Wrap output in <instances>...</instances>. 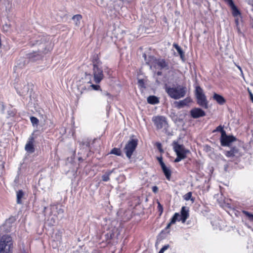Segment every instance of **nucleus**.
I'll use <instances>...</instances> for the list:
<instances>
[{"instance_id": "f257e3e1", "label": "nucleus", "mask_w": 253, "mask_h": 253, "mask_svg": "<svg viewBox=\"0 0 253 253\" xmlns=\"http://www.w3.org/2000/svg\"><path fill=\"white\" fill-rule=\"evenodd\" d=\"M165 89L168 95L174 99H178L183 97L186 94V87L181 85L170 87L166 85Z\"/></svg>"}, {"instance_id": "f03ea898", "label": "nucleus", "mask_w": 253, "mask_h": 253, "mask_svg": "<svg viewBox=\"0 0 253 253\" xmlns=\"http://www.w3.org/2000/svg\"><path fill=\"white\" fill-rule=\"evenodd\" d=\"M173 148L176 153L177 157L174 160V162L178 163L186 158L187 154L190 153L189 150L185 149L183 145L179 144L174 141L173 142Z\"/></svg>"}, {"instance_id": "7ed1b4c3", "label": "nucleus", "mask_w": 253, "mask_h": 253, "mask_svg": "<svg viewBox=\"0 0 253 253\" xmlns=\"http://www.w3.org/2000/svg\"><path fill=\"white\" fill-rule=\"evenodd\" d=\"M196 95L197 99V102L199 105L204 108H208V101L203 90L200 86L196 87Z\"/></svg>"}, {"instance_id": "20e7f679", "label": "nucleus", "mask_w": 253, "mask_h": 253, "mask_svg": "<svg viewBox=\"0 0 253 253\" xmlns=\"http://www.w3.org/2000/svg\"><path fill=\"white\" fill-rule=\"evenodd\" d=\"M137 140L135 139H130L126 144L124 150L126 154V156L130 159L135 151L137 145Z\"/></svg>"}, {"instance_id": "39448f33", "label": "nucleus", "mask_w": 253, "mask_h": 253, "mask_svg": "<svg viewBox=\"0 0 253 253\" xmlns=\"http://www.w3.org/2000/svg\"><path fill=\"white\" fill-rule=\"evenodd\" d=\"M152 121L154 122L157 129H165L168 126L166 118L163 116H155L153 117Z\"/></svg>"}, {"instance_id": "423d86ee", "label": "nucleus", "mask_w": 253, "mask_h": 253, "mask_svg": "<svg viewBox=\"0 0 253 253\" xmlns=\"http://www.w3.org/2000/svg\"><path fill=\"white\" fill-rule=\"evenodd\" d=\"M50 39V37L47 35H42L39 36L38 39L36 41V43H35L36 45H42L41 49H39L38 50V52L39 54H41L42 53H45V49L43 47L44 46V44L46 42H48Z\"/></svg>"}, {"instance_id": "0eeeda50", "label": "nucleus", "mask_w": 253, "mask_h": 253, "mask_svg": "<svg viewBox=\"0 0 253 253\" xmlns=\"http://www.w3.org/2000/svg\"><path fill=\"white\" fill-rule=\"evenodd\" d=\"M93 74L94 81L96 84L99 83L103 79L104 75L102 70L95 64H93Z\"/></svg>"}, {"instance_id": "6e6552de", "label": "nucleus", "mask_w": 253, "mask_h": 253, "mask_svg": "<svg viewBox=\"0 0 253 253\" xmlns=\"http://www.w3.org/2000/svg\"><path fill=\"white\" fill-rule=\"evenodd\" d=\"M151 58L154 64V66L155 67H157L160 69H169L168 63L166 62L165 60L163 59H155L153 57H151Z\"/></svg>"}, {"instance_id": "1a4fd4ad", "label": "nucleus", "mask_w": 253, "mask_h": 253, "mask_svg": "<svg viewBox=\"0 0 253 253\" xmlns=\"http://www.w3.org/2000/svg\"><path fill=\"white\" fill-rule=\"evenodd\" d=\"M236 138L232 135H227L226 133L224 135L221 136L220 142L223 146H229L230 144L236 140Z\"/></svg>"}, {"instance_id": "9d476101", "label": "nucleus", "mask_w": 253, "mask_h": 253, "mask_svg": "<svg viewBox=\"0 0 253 253\" xmlns=\"http://www.w3.org/2000/svg\"><path fill=\"white\" fill-rule=\"evenodd\" d=\"M34 139L33 136L30 137L26 143L25 149L27 152L29 153H33L35 151V148L34 146Z\"/></svg>"}, {"instance_id": "9b49d317", "label": "nucleus", "mask_w": 253, "mask_h": 253, "mask_svg": "<svg viewBox=\"0 0 253 253\" xmlns=\"http://www.w3.org/2000/svg\"><path fill=\"white\" fill-rule=\"evenodd\" d=\"M191 115L193 118H198L205 116V112L200 108H195L191 110Z\"/></svg>"}, {"instance_id": "f8f14e48", "label": "nucleus", "mask_w": 253, "mask_h": 253, "mask_svg": "<svg viewBox=\"0 0 253 253\" xmlns=\"http://www.w3.org/2000/svg\"><path fill=\"white\" fill-rule=\"evenodd\" d=\"M3 244L6 246L12 247L13 242L11 237L9 235H3L0 239V244Z\"/></svg>"}, {"instance_id": "ddd939ff", "label": "nucleus", "mask_w": 253, "mask_h": 253, "mask_svg": "<svg viewBox=\"0 0 253 253\" xmlns=\"http://www.w3.org/2000/svg\"><path fill=\"white\" fill-rule=\"evenodd\" d=\"M188 216V211L186 210L185 207H183L181 211V215L179 221H181L182 223H184Z\"/></svg>"}, {"instance_id": "4468645a", "label": "nucleus", "mask_w": 253, "mask_h": 253, "mask_svg": "<svg viewBox=\"0 0 253 253\" xmlns=\"http://www.w3.org/2000/svg\"><path fill=\"white\" fill-rule=\"evenodd\" d=\"M191 101V99L189 98H186L182 100H180L178 102L175 103L176 107L178 109H180L184 106L187 105L188 103Z\"/></svg>"}, {"instance_id": "2eb2a0df", "label": "nucleus", "mask_w": 253, "mask_h": 253, "mask_svg": "<svg viewBox=\"0 0 253 253\" xmlns=\"http://www.w3.org/2000/svg\"><path fill=\"white\" fill-rule=\"evenodd\" d=\"M13 246H5L3 244H0V253H12Z\"/></svg>"}, {"instance_id": "dca6fc26", "label": "nucleus", "mask_w": 253, "mask_h": 253, "mask_svg": "<svg viewBox=\"0 0 253 253\" xmlns=\"http://www.w3.org/2000/svg\"><path fill=\"white\" fill-rule=\"evenodd\" d=\"M239 153L238 149L236 147L232 148L230 151H226L225 155L229 158H232L236 156Z\"/></svg>"}, {"instance_id": "f3484780", "label": "nucleus", "mask_w": 253, "mask_h": 253, "mask_svg": "<svg viewBox=\"0 0 253 253\" xmlns=\"http://www.w3.org/2000/svg\"><path fill=\"white\" fill-rule=\"evenodd\" d=\"M161 168L163 170L167 179L169 180L171 176V171L170 169L168 168L165 164H162Z\"/></svg>"}, {"instance_id": "a211bd4d", "label": "nucleus", "mask_w": 253, "mask_h": 253, "mask_svg": "<svg viewBox=\"0 0 253 253\" xmlns=\"http://www.w3.org/2000/svg\"><path fill=\"white\" fill-rule=\"evenodd\" d=\"M213 98L220 105H223L226 102L225 99L222 96L215 93L213 94Z\"/></svg>"}, {"instance_id": "6ab92c4d", "label": "nucleus", "mask_w": 253, "mask_h": 253, "mask_svg": "<svg viewBox=\"0 0 253 253\" xmlns=\"http://www.w3.org/2000/svg\"><path fill=\"white\" fill-rule=\"evenodd\" d=\"M147 102L150 104H156L159 103V98L156 96L151 95L148 97L147 99Z\"/></svg>"}, {"instance_id": "aec40b11", "label": "nucleus", "mask_w": 253, "mask_h": 253, "mask_svg": "<svg viewBox=\"0 0 253 253\" xmlns=\"http://www.w3.org/2000/svg\"><path fill=\"white\" fill-rule=\"evenodd\" d=\"M82 19V16L81 14H76L72 17V20L74 21L76 27H79L81 24V20Z\"/></svg>"}, {"instance_id": "412c9836", "label": "nucleus", "mask_w": 253, "mask_h": 253, "mask_svg": "<svg viewBox=\"0 0 253 253\" xmlns=\"http://www.w3.org/2000/svg\"><path fill=\"white\" fill-rule=\"evenodd\" d=\"M179 216H180V215L178 213H175L174 214V215L172 216V217L171 218L170 222L167 225L165 229L167 230L168 229H169L170 225L172 224L175 223L177 220H178L179 221V219H178V217Z\"/></svg>"}, {"instance_id": "4be33fe9", "label": "nucleus", "mask_w": 253, "mask_h": 253, "mask_svg": "<svg viewBox=\"0 0 253 253\" xmlns=\"http://www.w3.org/2000/svg\"><path fill=\"white\" fill-rule=\"evenodd\" d=\"M179 216H180V215L178 213H175L174 214V215L172 216V217L171 218L170 222L167 225L165 229L167 230L168 229H169L170 225L172 224L175 223L177 220H178L179 221V219H178V217Z\"/></svg>"}, {"instance_id": "5701e85b", "label": "nucleus", "mask_w": 253, "mask_h": 253, "mask_svg": "<svg viewBox=\"0 0 253 253\" xmlns=\"http://www.w3.org/2000/svg\"><path fill=\"white\" fill-rule=\"evenodd\" d=\"M173 46L175 47L182 59L184 58V54L181 47L176 43H173Z\"/></svg>"}, {"instance_id": "b1692460", "label": "nucleus", "mask_w": 253, "mask_h": 253, "mask_svg": "<svg viewBox=\"0 0 253 253\" xmlns=\"http://www.w3.org/2000/svg\"><path fill=\"white\" fill-rule=\"evenodd\" d=\"M24 196V192L22 190H18L17 192L16 197H17V203L20 204L22 203L21 199Z\"/></svg>"}, {"instance_id": "393cba45", "label": "nucleus", "mask_w": 253, "mask_h": 253, "mask_svg": "<svg viewBox=\"0 0 253 253\" xmlns=\"http://www.w3.org/2000/svg\"><path fill=\"white\" fill-rule=\"evenodd\" d=\"M232 9V14L234 16L236 17L240 14V13L235 4L230 6Z\"/></svg>"}, {"instance_id": "a878e982", "label": "nucleus", "mask_w": 253, "mask_h": 253, "mask_svg": "<svg viewBox=\"0 0 253 253\" xmlns=\"http://www.w3.org/2000/svg\"><path fill=\"white\" fill-rule=\"evenodd\" d=\"M216 131H220L221 132V136L224 135L226 133L225 131L223 129V127L221 125L218 126L212 132H215Z\"/></svg>"}, {"instance_id": "bb28decb", "label": "nucleus", "mask_w": 253, "mask_h": 253, "mask_svg": "<svg viewBox=\"0 0 253 253\" xmlns=\"http://www.w3.org/2000/svg\"><path fill=\"white\" fill-rule=\"evenodd\" d=\"M110 154H114L117 156H121V151L119 148H114L111 151Z\"/></svg>"}, {"instance_id": "cd10ccee", "label": "nucleus", "mask_w": 253, "mask_h": 253, "mask_svg": "<svg viewBox=\"0 0 253 253\" xmlns=\"http://www.w3.org/2000/svg\"><path fill=\"white\" fill-rule=\"evenodd\" d=\"M30 121L33 126H37L39 123V120L35 117H31Z\"/></svg>"}, {"instance_id": "c85d7f7f", "label": "nucleus", "mask_w": 253, "mask_h": 253, "mask_svg": "<svg viewBox=\"0 0 253 253\" xmlns=\"http://www.w3.org/2000/svg\"><path fill=\"white\" fill-rule=\"evenodd\" d=\"M112 171H110L108 173H105L104 174L102 177V180L104 181H108L109 180V176L112 173Z\"/></svg>"}, {"instance_id": "c756f323", "label": "nucleus", "mask_w": 253, "mask_h": 253, "mask_svg": "<svg viewBox=\"0 0 253 253\" xmlns=\"http://www.w3.org/2000/svg\"><path fill=\"white\" fill-rule=\"evenodd\" d=\"M184 199L186 201L191 200L192 201H194V200L192 198V193L190 192L187 193L184 196Z\"/></svg>"}, {"instance_id": "7c9ffc66", "label": "nucleus", "mask_w": 253, "mask_h": 253, "mask_svg": "<svg viewBox=\"0 0 253 253\" xmlns=\"http://www.w3.org/2000/svg\"><path fill=\"white\" fill-rule=\"evenodd\" d=\"M243 212L244 214H245L246 216H247L249 218V219L251 221H253V214L250 213L249 212L245 211H243Z\"/></svg>"}, {"instance_id": "2f4dec72", "label": "nucleus", "mask_w": 253, "mask_h": 253, "mask_svg": "<svg viewBox=\"0 0 253 253\" xmlns=\"http://www.w3.org/2000/svg\"><path fill=\"white\" fill-rule=\"evenodd\" d=\"M89 85H88L87 87L86 86H83L81 85H78V89L81 90V93H83L84 90H87L89 89Z\"/></svg>"}, {"instance_id": "473e14b6", "label": "nucleus", "mask_w": 253, "mask_h": 253, "mask_svg": "<svg viewBox=\"0 0 253 253\" xmlns=\"http://www.w3.org/2000/svg\"><path fill=\"white\" fill-rule=\"evenodd\" d=\"M169 247V245H165L159 251V253H164L165 251L168 250Z\"/></svg>"}, {"instance_id": "72a5a7b5", "label": "nucleus", "mask_w": 253, "mask_h": 253, "mask_svg": "<svg viewBox=\"0 0 253 253\" xmlns=\"http://www.w3.org/2000/svg\"><path fill=\"white\" fill-rule=\"evenodd\" d=\"M14 220L15 219L13 217L9 218L8 219L6 220L5 225H7L10 224L11 222H13L14 221Z\"/></svg>"}, {"instance_id": "f704fd0d", "label": "nucleus", "mask_w": 253, "mask_h": 253, "mask_svg": "<svg viewBox=\"0 0 253 253\" xmlns=\"http://www.w3.org/2000/svg\"><path fill=\"white\" fill-rule=\"evenodd\" d=\"M89 87H91L93 89L97 90H99L100 88V86L98 85H95V84H91L89 85Z\"/></svg>"}, {"instance_id": "c9c22d12", "label": "nucleus", "mask_w": 253, "mask_h": 253, "mask_svg": "<svg viewBox=\"0 0 253 253\" xmlns=\"http://www.w3.org/2000/svg\"><path fill=\"white\" fill-rule=\"evenodd\" d=\"M225 2H226L230 7L234 4L232 0H223Z\"/></svg>"}, {"instance_id": "e433bc0d", "label": "nucleus", "mask_w": 253, "mask_h": 253, "mask_svg": "<svg viewBox=\"0 0 253 253\" xmlns=\"http://www.w3.org/2000/svg\"><path fill=\"white\" fill-rule=\"evenodd\" d=\"M156 145H157V147L158 149L159 150V151L161 152H163V150H162V145H161V144L160 143H157L156 144Z\"/></svg>"}, {"instance_id": "4c0bfd02", "label": "nucleus", "mask_w": 253, "mask_h": 253, "mask_svg": "<svg viewBox=\"0 0 253 253\" xmlns=\"http://www.w3.org/2000/svg\"><path fill=\"white\" fill-rule=\"evenodd\" d=\"M158 208L159 211H160V213L161 214L163 212V207L159 202H158Z\"/></svg>"}, {"instance_id": "58836bf2", "label": "nucleus", "mask_w": 253, "mask_h": 253, "mask_svg": "<svg viewBox=\"0 0 253 253\" xmlns=\"http://www.w3.org/2000/svg\"><path fill=\"white\" fill-rule=\"evenodd\" d=\"M158 160L160 163V164L161 165V167H162V164H165L163 161L162 157L158 158Z\"/></svg>"}, {"instance_id": "ea45409f", "label": "nucleus", "mask_w": 253, "mask_h": 253, "mask_svg": "<svg viewBox=\"0 0 253 253\" xmlns=\"http://www.w3.org/2000/svg\"><path fill=\"white\" fill-rule=\"evenodd\" d=\"M249 93L250 94V96L251 99L252 101V102H253V94L252 93V92L249 90Z\"/></svg>"}, {"instance_id": "a19ab883", "label": "nucleus", "mask_w": 253, "mask_h": 253, "mask_svg": "<svg viewBox=\"0 0 253 253\" xmlns=\"http://www.w3.org/2000/svg\"><path fill=\"white\" fill-rule=\"evenodd\" d=\"M153 191L155 193H156L158 191V187L157 186H154L152 188Z\"/></svg>"}, {"instance_id": "79ce46f5", "label": "nucleus", "mask_w": 253, "mask_h": 253, "mask_svg": "<svg viewBox=\"0 0 253 253\" xmlns=\"http://www.w3.org/2000/svg\"><path fill=\"white\" fill-rule=\"evenodd\" d=\"M103 95H106V96H111L110 94L109 93L107 92H104L103 93Z\"/></svg>"}, {"instance_id": "37998d69", "label": "nucleus", "mask_w": 253, "mask_h": 253, "mask_svg": "<svg viewBox=\"0 0 253 253\" xmlns=\"http://www.w3.org/2000/svg\"><path fill=\"white\" fill-rule=\"evenodd\" d=\"M63 210L61 209H59V213H63Z\"/></svg>"}, {"instance_id": "c03bdc74", "label": "nucleus", "mask_w": 253, "mask_h": 253, "mask_svg": "<svg viewBox=\"0 0 253 253\" xmlns=\"http://www.w3.org/2000/svg\"><path fill=\"white\" fill-rule=\"evenodd\" d=\"M138 83H139L140 84H143V81H142V80H139Z\"/></svg>"}, {"instance_id": "a18cd8bd", "label": "nucleus", "mask_w": 253, "mask_h": 253, "mask_svg": "<svg viewBox=\"0 0 253 253\" xmlns=\"http://www.w3.org/2000/svg\"><path fill=\"white\" fill-rule=\"evenodd\" d=\"M238 68H239V69H240L241 71V68L240 67H239Z\"/></svg>"}, {"instance_id": "49530a36", "label": "nucleus", "mask_w": 253, "mask_h": 253, "mask_svg": "<svg viewBox=\"0 0 253 253\" xmlns=\"http://www.w3.org/2000/svg\"><path fill=\"white\" fill-rule=\"evenodd\" d=\"M158 75H161V73L158 72Z\"/></svg>"}]
</instances>
